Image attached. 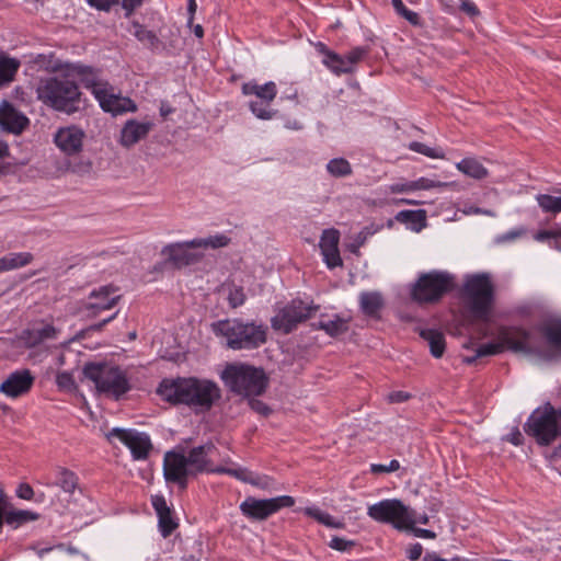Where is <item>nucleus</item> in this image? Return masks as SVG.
<instances>
[{
	"label": "nucleus",
	"instance_id": "obj_1",
	"mask_svg": "<svg viewBox=\"0 0 561 561\" xmlns=\"http://www.w3.org/2000/svg\"><path fill=\"white\" fill-rule=\"evenodd\" d=\"M157 393L162 400L173 405H187L195 413L209 411L221 398V390L216 382L196 377L163 379Z\"/></svg>",
	"mask_w": 561,
	"mask_h": 561
},
{
	"label": "nucleus",
	"instance_id": "obj_2",
	"mask_svg": "<svg viewBox=\"0 0 561 561\" xmlns=\"http://www.w3.org/2000/svg\"><path fill=\"white\" fill-rule=\"evenodd\" d=\"M36 93L38 100L45 105L67 115H73L84 107L79 85L70 78L68 71H65V75L43 80L38 84Z\"/></svg>",
	"mask_w": 561,
	"mask_h": 561
},
{
	"label": "nucleus",
	"instance_id": "obj_3",
	"mask_svg": "<svg viewBox=\"0 0 561 561\" xmlns=\"http://www.w3.org/2000/svg\"><path fill=\"white\" fill-rule=\"evenodd\" d=\"M211 331L217 336L226 339L228 348L252 351L267 342L268 328L266 324L256 321L233 318L211 323Z\"/></svg>",
	"mask_w": 561,
	"mask_h": 561
},
{
	"label": "nucleus",
	"instance_id": "obj_4",
	"mask_svg": "<svg viewBox=\"0 0 561 561\" xmlns=\"http://www.w3.org/2000/svg\"><path fill=\"white\" fill-rule=\"evenodd\" d=\"M505 348L525 354H539L540 347L533 332L522 328H505L501 330L499 342H491L480 345L476 355L463 359L467 364H472L479 357L496 355Z\"/></svg>",
	"mask_w": 561,
	"mask_h": 561
},
{
	"label": "nucleus",
	"instance_id": "obj_5",
	"mask_svg": "<svg viewBox=\"0 0 561 561\" xmlns=\"http://www.w3.org/2000/svg\"><path fill=\"white\" fill-rule=\"evenodd\" d=\"M229 390L243 397L262 394L267 387V377L262 368L245 364H230L221 373Z\"/></svg>",
	"mask_w": 561,
	"mask_h": 561
},
{
	"label": "nucleus",
	"instance_id": "obj_6",
	"mask_svg": "<svg viewBox=\"0 0 561 561\" xmlns=\"http://www.w3.org/2000/svg\"><path fill=\"white\" fill-rule=\"evenodd\" d=\"M456 277L447 271L422 273L411 288V298L417 304H435L456 287Z\"/></svg>",
	"mask_w": 561,
	"mask_h": 561
},
{
	"label": "nucleus",
	"instance_id": "obj_7",
	"mask_svg": "<svg viewBox=\"0 0 561 561\" xmlns=\"http://www.w3.org/2000/svg\"><path fill=\"white\" fill-rule=\"evenodd\" d=\"M83 375L91 380L99 392L119 399L130 389L126 374L117 366L103 363H87Z\"/></svg>",
	"mask_w": 561,
	"mask_h": 561
},
{
	"label": "nucleus",
	"instance_id": "obj_8",
	"mask_svg": "<svg viewBox=\"0 0 561 561\" xmlns=\"http://www.w3.org/2000/svg\"><path fill=\"white\" fill-rule=\"evenodd\" d=\"M463 296L477 319H486L494 300V286L489 274H473L466 278Z\"/></svg>",
	"mask_w": 561,
	"mask_h": 561
},
{
	"label": "nucleus",
	"instance_id": "obj_9",
	"mask_svg": "<svg viewBox=\"0 0 561 561\" xmlns=\"http://www.w3.org/2000/svg\"><path fill=\"white\" fill-rule=\"evenodd\" d=\"M524 430L541 446H548L561 438V423L558 422L557 410L548 402L538 408L528 417Z\"/></svg>",
	"mask_w": 561,
	"mask_h": 561
},
{
	"label": "nucleus",
	"instance_id": "obj_10",
	"mask_svg": "<svg viewBox=\"0 0 561 561\" xmlns=\"http://www.w3.org/2000/svg\"><path fill=\"white\" fill-rule=\"evenodd\" d=\"M367 514L374 520L391 524L399 530L411 528L416 523L413 512L397 499L382 500L370 505Z\"/></svg>",
	"mask_w": 561,
	"mask_h": 561
},
{
	"label": "nucleus",
	"instance_id": "obj_11",
	"mask_svg": "<svg viewBox=\"0 0 561 561\" xmlns=\"http://www.w3.org/2000/svg\"><path fill=\"white\" fill-rule=\"evenodd\" d=\"M319 310L317 305L305 304L301 299H293L271 319V325L285 334L293 332L297 325L311 318Z\"/></svg>",
	"mask_w": 561,
	"mask_h": 561
},
{
	"label": "nucleus",
	"instance_id": "obj_12",
	"mask_svg": "<svg viewBox=\"0 0 561 561\" xmlns=\"http://www.w3.org/2000/svg\"><path fill=\"white\" fill-rule=\"evenodd\" d=\"M295 500L289 495H280L272 499H256L248 496L239 506L243 516L251 520H265L282 508L291 507Z\"/></svg>",
	"mask_w": 561,
	"mask_h": 561
},
{
	"label": "nucleus",
	"instance_id": "obj_13",
	"mask_svg": "<svg viewBox=\"0 0 561 561\" xmlns=\"http://www.w3.org/2000/svg\"><path fill=\"white\" fill-rule=\"evenodd\" d=\"M106 437L110 442L116 438L128 447L135 460L147 459L152 449L148 434L135 430L114 427L106 434Z\"/></svg>",
	"mask_w": 561,
	"mask_h": 561
},
{
	"label": "nucleus",
	"instance_id": "obj_14",
	"mask_svg": "<svg viewBox=\"0 0 561 561\" xmlns=\"http://www.w3.org/2000/svg\"><path fill=\"white\" fill-rule=\"evenodd\" d=\"M121 298L115 286H101L89 294L88 301L83 305V312L89 319L96 318L103 311L113 309Z\"/></svg>",
	"mask_w": 561,
	"mask_h": 561
},
{
	"label": "nucleus",
	"instance_id": "obj_15",
	"mask_svg": "<svg viewBox=\"0 0 561 561\" xmlns=\"http://www.w3.org/2000/svg\"><path fill=\"white\" fill-rule=\"evenodd\" d=\"M192 474L185 455L168 451L163 459V476L167 482L175 483L181 490L187 488V478Z\"/></svg>",
	"mask_w": 561,
	"mask_h": 561
},
{
	"label": "nucleus",
	"instance_id": "obj_16",
	"mask_svg": "<svg viewBox=\"0 0 561 561\" xmlns=\"http://www.w3.org/2000/svg\"><path fill=\"white\" fill-rule=\"evenodd\" d=\"M190 241L175 242L163 247L161 254L165 256V262L175 268H183L198 263L203 259V254L191 251L195 249Z\"/></svg>",
	"mask_w": 561,
	"mask_h": 561
},
{
	"label": "nucleus",
	"instance_id": "obj_17",
	"mask_svg": "<svg viewBox=\"0 0 561 561\" xmlns=\"http://www.w3.org/2000/svg\"><path fill=\"white\" fill-rule=\"evenodd\" d=\"M53 69L55 71H68L70 78L73 76L80 77L84 87L91 89L95 98L98 90H105L108 87L107 82H103L99 79V71L90 66L82 64H66L65 66L57 65Z\"/></svg>",
	"mask_w": 561,
	"mask_h": 561
},
{
	"label": "nucleus",
	"instance_id": "obj_18",
	"mask_svg": "<svg viewBox=\"0 0 561 561\" xmlns=\"http://www.w3.org/2000/svg\"><path fill=\"white\" fill-rule=\"evenodd\" d=\"M85 133L76 125L60 127L55 136L56 146L67 156L77 154L82 150Z\"/></svg>",
	"mask_w": 561,
	"mask_h": 561
},
{
	"label": "nucleus",
	"instance_id": "obj_19",
	"mask_svg": "<svg viewBox=\"0 0 561 561\" xmlns=\"http://www.w3.org/2000/svg\"><path fill=\"white\" fill-rule=\"evenodd\" d=\"M34 383V376L30 369H20L11 373L1 383L0 391L8 397L18 398L27 393Z\"/></svg>",
	"mask_w": 561,
	"mask_h": 561
},
{
	"label": "nucleus",
	"instance_id": "obj_20",
	"mask_svg": "<svg viewBox=\"0 0 561 561\" xmlns=\"http://www.w3.org/2000/svg\"><path fill=\"white\" fill-rule=\"evenodd\" d=\"M96 100L103 111L110 112L114 115L123 114L126 112H135L137 106L129 98L117 96L107 87L105 90H98Z\"/></svg>",
	"mask_w": 561,
	"mask_h": 561
},
{
	"label": "nucleus",
	"instance_id": "obj_21",
	"mask_svg": "<svg viewBox=\"0 0 561 561\" xmlns=\"http://www.w3.org/2000/svg\"><path fill=\"white\" fill-rule=\"evenodd\" d=\"M340 233L336 229H327L322 232L319 247L323 260L329 268L342 266L343 261L339 251Z\"/></svg>",
	"mask_w": 561,
	"mask_h": 561
},
{
	"label": "nucleus",
	"instance_id": "obj_22",
	"mask_svg": "<svg viewBox=\"0 0 561 561\" xmlns=\"http://www.w3.org/2000/svg\"><path fill=\"white\" fill-rule=\"evenodd\" d=\"M152 127L153 124L151 122L128 119L121 130V145L126 148L133 147L135 144L146 138Z\"/></svg>",
	"mask_w": 561,
	"mask_h": 561
},
{
	"label": "nucleus",
	"instance_id": "obj_23",
	"mask_svg": "<svg viewBox=\"0 0 561 561\" xmlns=\"http://www.w3.org/2000/svg\"><path fill=\"white\" fill-rule=\"evenodd\" d=\"M216 450L217 448L213 443L192 448L188 455L185 456L192 474L207 471L210 465L209 456Z\"/></svg>",
	"mask_w": 561,
	"mask_h": 561
},
{
	"label": "nucleus",
	"instance_id": "obj_24",
	"mask_svg": "<svg viewBox=\"0 0 561 561\" xmlns=\"http://www.w3.org/2000/svg\"><path fill=\"white\" fill-rule=\"evenodd\" d=\"M28 119L11 104L4 102L0 107V126L10 133L20 134L28 125Z\"/></svg>",
	"mask_w": 561,
	"mask_h": 561
},
{
	"label": "nucleus",
	"instance_id": "obj_25",
	"mask_svg": "<svg viewBox=\"0 0 561 561\" xmlns=\"http://www.w3.org/2000/svg\"><path fill=\"white\" fill-rule=\"evenodd\" d=\"M151 503L158 515L160 533L167 538L178 528L179 524L173 518L172 512L162 495L152 496Z\"/></svg>",
	"mask_w": 561,
	"mask_h": 561
},
{
	"label": "nucleus",
	"instance_id": "obj_26",
	"mask_svg": "<svg viewBox=\"0 0 561 561\" xmlns=\"http://www.w3.org/2000/svg\"><path fill=\"white\" fill-rule=\"evenodd\" d=\"M244 95H255L266 104H271L277 95V87L273 81L259 84L256 81H249L242 84Z\"/></svg>",
	"mask_w": 561,
	"mask_h": 561
},
{
	"label": "nucleus",
	"instance_id": "obj_27",
	"mask_svg": "<svg viewBox=\"0 0 561 561\" xmlns=\"http://www.w3.org/2000/svg\"><path fill=\"white\" fill-rule=\"evenodd\" d=\"M57 329L51 324H46L42 328L27 329L22 332L21 339L26 347H35L46 340H54L57 337Z\"/></svg>",
	"mask_w": 561,
	"mask_h": 561
},
{
	"label": "nucleus",
	"instance_id": "obj_28",
	"mask_svg": "<svg viewBox=\"0 0 561 561\" xmlns=\"http://www.w3.org/2000/svg\"><path fill=\"white\" fill-rule=\"evenodd\" d=\"M538 330L552 351L561 353V319H549Z\"/></svg>",
	"mask_w": 561,
	"mask_h": 561
},
{
	"label": "nucleus",
	"instance_id": "obj_29",
	"mask_svg": "<svg viewBox=\"0 0 561 561\" xmlns=\"http://www.w3.org/2000/svg\"><path fill=\"white\" fill-rule=\"evenodd\" d=\"M383 305V298L378 291H364L359 295L360 309L368 317L378 318Z\"/></svg>",
	"mask_w": 561,
	"mask_h": 561
},
{
	"label": "nucleus",
	"instance_id": "obj_30",
	"mask_svg": "<svg viewBox=\"0 0 561 561\" xmlns=\"http://www.w3.org/2000/svg\"><path fill=\"white\" fill-rule=\"evenodd\" d=\"M420 336L427 342L430 352L435 358H440L446 348L445 335L435 329H422Z\"/></svg>",
	"mask_w": 561,
	"mask_h": 561
},
{
	"label": "nucleus",
	"instance_id": "obj_31",
	"mask_svg": "<svg viewBox=\"0 0 561 561\" xmlns=\"http://www.w3.org/2000/svg\"><path fill=\"white\" fill-rule=\"evenodd\" d=\"M21 66L16 58L8 57L0 53V87L5 85L14 80V77Z\"/></svg>",
	"mask_w": 561,
	"mask_h": 561
},
{
	"label": "nucleus",
	"instance_id": "obj_32",
	"mask_svg": "<svg viewBox=\"0 0 561 561\" xmlns=\"http://www.w3.org/2000/svg\"><path fill=\"white\" fill-rule=\"evenodd\" d=\"M55 484L64 492L72 494L79 486V478L73 471L59 467L57 469Z\"/></svg>",
	"mask_w": 561,
	"mask_h": 561
},
{
	"label": "nucleus",
	"instance_id": "obj_33",
	"mask_svg": "<svg viewBox=\"0 0 561 561\" xmlns=\"http://www.w3.org/2000/svg\"><path fill=\"white\" fill-rule=\"evenodd\" d=\"M457 169L476 180L484 179L488 175V170L478 160L472 158H466L458 162Z\"/></svg>",
	"mask_w": 561,
	"mask_h": 561
},
{
	"label": "nucleus",
	"instance_id": "obj_34",
	"mask_svg": "<svg viewBox=\"0 0 561 561\" xmlns=\"http://www.w3.org/2000/svg\"><path fill=\"white\" fill-rule=\"evenodd\" d=\"M231 242V239L224 233H218L215 236H209L207 238H197L190 241L188 244H191L194 248H204V249H220L229 245Z\"/></svg>",
	"mask_w": 561,
	"mask_h": 561
},
{
	"label": "nucleus",
	"instance_id": "obj_35",
	"mask_svg": "<svg viewBox=\"0 0 561 561\" xmlns=\"http://www.w3.org/2000/svg\"><path fill=\"white\" fill-rule=\"evenodd\" d=\"M38 514L34 513L32 511H10L3 513V523L5 522L8 525L13 527H19L22 524H25L27 522L36 520L38 519Z\"/></svg>",
	"mask_w": 561,
	"mask_h": 561
},
{
	"label": "nucleus",
	"instance_id": "obj_36",
	"mask_svg": "<svg viewBox=\"0 0 561 561\" xmlns=\"http://www.w3.org/2000/svg\"><path fill=\"white\" fill-rule=\"evenodd\" d=\"M323 62L336 75L351 72L345 56H340L333 51H325Z\"/></svg>",
	"mask_w": 561,
	"mask_h": 561
},
{
	"label": "nucleus",
	"instance_id": "obj_37",
	"mask_svg": "<svg viewBox=\"0 0 561 561\" xmlns=\"http://www.w3.org/2000/svg\"><path fill=\"white\" fill-rule=\"evenodd\" d=\"M306 515L314 518L318 523L325 525L331 528H343L344 523L341 520H336L329 513L323 512L317 507H307L305 511Z\"/></svg>",
	"mask_w": 561,
	"mask_h": 561
},
{
	"label": "nucleus",
	"instance_id": "obj_38",
	"mask_svg": "<svg viewBox=\"0 0 561 561\" xmlns=\"http://www.w3.org/2000/svg\"><path fill=\"white\" fill-rule=\"evenodd\" d=\"M328 172L335 178H343L352 174V167L344 158H334L327 164Z\"/></svg>",
	"mask_w": 561,
	"mask_h": 561
},
{
	"label": "nucleus",
	"instance_id": "obj_39",
	"mask_svg": "<svg viewBox=\"0 0 561 561\" xmlns=\"http://www.w3.org/2000/svg\"><path fill=\"white\" fill-rule=\"evenodd\" d=\"M348 331V320L341 318L339 314H335L333 319H328L327 325L324 327V332L332 336H339Z\"/></svg>",
	"mask_w": 561,
	"mask_h": 561
},
{
	"label": "nucleus",
	"instance_id": "obj_40",
	"mask_svg": "<svg viewBox=\"0 0 561 561\" xmlns=\"http://www.w3.org/2000/svg\"><path fill=\"white\" fill-rule=\"evenodd\" d=\"M536 199L545 213L558 214L561 211V197L549 194H539Z\"/></svg>",
	"mask_w": 561,
	"mask_h": 561
},
{
	"label": "nucleus",
	"instance_id": "obj_41",
	"mask_svg": "<svg viewBox=\"0 0 561 561\" xmlns=\"http://www.w3.org/2000/svg\"><path fill=\"white\" fill-rule=\"evenodd\" d=\"M396 218L400 222L422 225L426 219V213L423 209L401 210L398 213Z\"/></svg>",
	"mask_w": 561,
	"mask_h": 561
},
{
	"label": "nucleus",
	"instance_id": "obj_42",
	"mask_svg": "<svg viewBox=\"0 0 561 561\" xmlns=\"http://www.w3.org/2000/svg\"><path fill=\"white\" fill-rule=\"evenodd\" d=\"M391 3L393 5V9L394 11L400 15L402 16L403 19H405L409 23H411L412 25H420L421 23V19H420V15L414 12V11H411L409 10L402 0H391Z\"/></svg>",
	"mask_w": 561,
	"mask_h": 561
},
{
	"label": "nucleus",
	"instance_id": "obj_43",
	"mask_svg": "<svg viewBox=\"0 0 561 561\" xmlns=\"http://www.w3.org/2000/svg\"><path fill=\"white\" fill-rule=\"evenodd\" d=\"M131 33L138 41L149 44L151 46H153L158 42L156 34L152 31H149L146 27H144L138 22L133 23Z\"/></svg>",
	"mask_w": 561,
	"mask_h": 561
},
{
	"label": "nucleus",
	"instance_id": "obj_44",
	"mask_svg": "<svg viewBox=\"0 0 561 561\" xmlns=\"http://www.w3.org/2000/svg\"><path fill=\"white\" fill-rule=\"evenodd\" d=\"M271 104H266L263 101H251L249 103L251 112L260 119H271L275 115V111L270 108Z\"/></svg>",
	"mask_w": 561,
	"mask_h": 561
},
{
	"label": "nucleus",
	"instance_id": "obj_45",
	"mask_svg": "<svg viewBox=\"0 0 561 561\" xmlns=\"http://www.w3.org/2000/svg\"><path fill=\"white\" fill-rule=\"evenodd\" d=\"M409 148L412 151L421 153V154H424V156H426L428 158H434V159H444L445 158V154H444V152L442 150H437L435 148H431V147L426 146L423 142L412 141L409 145Z\"/></svg>",
	"mask_w": 561,
	"mask_h": 561
},
{
	"label": "nucleus",
	"instance_id": "obj_46",
	"mask_svg": "<svg viewBox=\"0 0 561 561\" xmlns=\"http://www.w3.org/2000/svg\"><path fill=\"white\" fill-rule=\"evenodd\" d=\"M228 301L231 308H238L245 301V295L242 287L232 286L229 289Z\"/></svg>",
	"mask_w": 561,
	"mask_h": 561
},
{
	"label": "nucleus",
	"instance_id": "obj_47",
	"mask_svg": "<svg viewBox=\"0 0 561 561\" xmlns=\"http://www.w3.org/2000/svg\"><path fill=\"white\" fill-rule=\"evenodd\" d=\"M368 54L366 47H355L345 55L346 64L350 66L351 72L353 71L354 65L360 61Z\"/></svg>",
	"mask_w": 561,
	"mask_h": 561
},
{
	"label": "nucleus",
	"instance_id": "obj_48",
	"mask_svg": "<svg viewBox=\"0 0 561 561\" xmlns=\"http://www.w3.org/2000/svg\"><path fill=\"white\" fill-rule=\"evenodd\" d=\"M8 260L11 266V270L25 266L30 264L33 260V255L31 253H15L8 255Z\"/></svg>",
	"mask_w": 561,
	"mask_h": 561
},
{
	"label": "nucleus",
	"instance_id": "obj_49",
	"mask_svg": "<svg viewBox=\"0 0 561 561\" xmlns=\"http://www.w3.org/2000/svg\"><path fill=\"white\" fill-rule=\"evenodd\" d=\"M328 545L331 549L344 552V551L351 550L353 547H355L356 543L353 540H347V539L334 536V537H332V539L330 540V542Z\"/></svg>",
	"mask_w": 561,
	"mask_h": 561
},
{
	"label": "nucleus",
	"instance_id": "obj_50",
	"mask_svg": "<svg viewBox=\"0 0 561 561\" xmlns=\"http://www.w3.org/2000/svg\"><path fill=\"white\" fill-rule=\"evenodd\" d=\"M229 476L249 484H257V482L253 481V472L247 468H230Z\"/></svg>",
	"mask_w": 561,
	"mask_h": 561
},
{
	"label": "nucleus",
	"instance_id": "obj_51",
	"mask_svg": "<svg viewBox=\"0 0 561 561\" xmlns=\"http://www.w3.org/2000/svg\"><path fill=\"white\" fill-rule=\"evenodd\" d=\"M412 183H413L414 191H417V190H430V188H434V187L446 186L445 183L436 182V181H433V180L427 179V178H420L416 181H412Z\"/></svg>",
	"mask_w": 561,
	"mask_h": 561
},
{
	"label": "nucleus",
	"instance_id": "obj_52",
	"mask_svg": "<svg viewBox=\"0 0 561 561\" xmlns=\"http://www.w3.org/2000/svg\"><path fill=\"white\" fill-rule=\"evenodd\" d=\"M524 233H525V229H523V228L511 230L506 233L497 236L496 243H505V242L514 241V240L520 238Z\"/></svg>",
	"mask_w": 561,
	"mask_h": 561
},
{
	"label": "nucleus",
	"instance_id": "obj_53",
	"mask_svg": "<svg viewBox=\"0 0 561 561\" xmlns=\"http://www.w3.org/2000/svg\"><path fill=\"white\" fill-rule=\"evenodd\" d=\"M249 405L251 407V409L253 411H255L256 413H259L263 416H267L272 412L271 408L267 404H265L263 401L257 400V399L249 400Z\"/></svg>",
	"mask_w": 561,
	"mask_h": 561
},
{
	"label": "nucleus",
	"instance_id": "obj_54",
	"mask_svg": "<svg viewBox=\"0 0 561 561\" xmlns=\"http://www.w3.org/2000/svg\"><path fill=\"white\" fill-rule=\"evenodd\" d=\"M16 496L22 500L31 501L34 497V490L28 483H20L16 489Z\"/></svg>",
	"mask_w": 561,
	"mask_h": 561
},
{
	"label": "nucleus",
	"instance_id": "obj_55",
	"mask_svg": "<svg viewBox=\"0 0 561 561\" xmlns=\"http://www.w3.org/2000/svg\"><path fill=\"white\" fill-rule=\"evenodd\" d=\"M460 10L471 18L478 16L480 14V11L477 8V5L470 0H462L460 4Z\"/></svg>",
	"mask_w": 561,
	"mask_h": 561
},
{
	"label": "nucleus",
	"instance_id": "obj_56",
	"mask_svg": "<svg viewBox=\"0 0 561 561\" xmlns=\"http://www.w3.org/2000/svg\"><path fill=\"white\" fill-rule=\"evenodd\" d=\"M56 382L60 388H71L73 386V378L71 374L62 371L57 375Z\"/></svg>",
	"mask_w": 561,
	"mask_h": 561
},
{
	"label": "nucleus",
	"instance_id": "obj_57",
	"mask_svg": "<svg viewBox=\"0 0 561 561\" xmlns=\"http://www.w3.org/2000/svg\"><path fill=\"white\" fill-rule=\"evenodd\" d=\"M411 398V394L409 392H405V391H402V390H398V391H392L388 394V400L389 402L391 403H401V402H405L408 401L409 399Z\"/></svg>",
	"mask_w": 561,
	"mask_h": 561
},
{
	"label": "nucleus",
	"instance_id": "obj_58",
	"mask_svg": "<svg viewBox=\"0 0 561 561\" xmlns=\"http://www.w3.org/2000/svg\"><path fill=\"white\" fill-rule=\"evenodd\" d=\"M88 2L98 10L108 11L114 4L118 3V0H88Z\"/></svg>",
	"mask_w": 561,
	"mask_h": 561
},
{
	"label": "nucleus",
	"instance_id": "obj_59",
	"mask_svg": "<svg viewBox=\"0 0 561 561\" xmlns=\"http://www.w3.org/2000/svg\"><path fill=\"white\" fill-rule=\"evenodd\" d=\"M389 190L393 194H399V193H405V192L414 191L412 181L411 182H405V183L392 184V185L389 186Z\"/></svg>",
	"mask_w": 561,
	"mask_h": 561
},
{
	"label": "nucleus",
	"instance_id": "obj_60",
	"mask_svg": "<svg viewBox=\"0 0 561 561\" xmlns=\"http://www.w3.org/2000/svg\"><path fill=\"white\" fill-rule=\"evenodd\" d=\"M144 0H123L122 7L126 11V16H130V14L135 11V9L139 8L142 4Z\"/></svg>",
	"mask_w": 561,
	"mask_h": 561
},
{
	"label": "nucleus",
	"instance_id": "obj_61",
	"mask_svg": "<svg viewBox=\"0 0 561 561\" xmlns=\"http://www.w3.org/2000/svg\"><path fill=\"white\" fill-rule=\"evenodd\" d=\"M408 529L412 530L413 534L416 537H420V538H428V539L436 538V534L434 531L430 530V529L416 528V527H414V525L411 528H408Z\"/></svg>",
	"mask_w": 561,
	"mask_h": 561
},
{
	"label": "nucleus",
	"instance_id": "obj_62",
	"mask_svg": "<svg viewBox=\"0 0 561 561\" xmlns=\"http://www.w3.org/2000/svg\"><path fill=\"white\" fill-rule=\"evenodd\" d=\"M422 551H423V547L421 543H414L413 546H411V548L408 550V558L410 560H417L420 559V557L422 556Z\"/></svg>",
	"mask_w": 561,
	"mask_h": 561
},
{
	"label": "nucleus",
	"instance_id": "obj_63",
	"mask_svg": "<svg viewBox=\"0 0 561 561\" xmlns=\"http://www.w3.org/2000/svg\"><path fill=\"white\" fill-rule=\"evenodd\" d=\"M253 481L257 482V484H254V485L259 486L261 489H268L273 483V480L268 477H257L254 474H253Z\"/></svg>",
	"mask_w": 561,
	"mask_h": 561
},
{
	"label": "nucleus",
	"instance_id": "obj_64",
	"mask_svg": "<svg viewBox=\"0 0 561 561\" xmlns=\"http://www.w3.org/2000/svg\"><path fill=\"white\" fill-rule=\"evenodd\" d=\"M507 440L513 445L518 446L523 443V435L518 428H515L510 435H507Z\"/></svg>",
	"mask_w": 561,
	"mask_h": 561
}]
</instances>
